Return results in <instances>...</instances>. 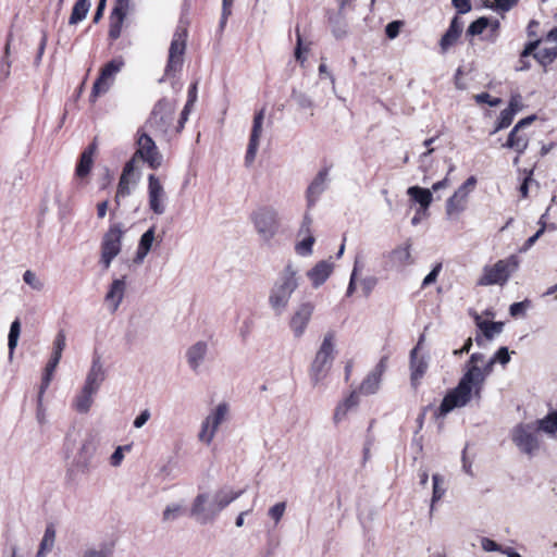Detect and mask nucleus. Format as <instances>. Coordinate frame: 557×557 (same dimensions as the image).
<instances>
[{
	"mask_svg": "<svg viewBox=\"0 0 557 557\" xmlns=\"http://www.w3.org/2000/svg\"><path fill=\"white\" fill-rule=\"evenodd\" d=\"M131 9V0H116L114 8L110 15V29L109 36L112 39H117L122 32L124 20Z\"/></svg>",
	"mask_w": 557,
	"mask_h": 557,
	"instance_id": "obj_19",
	"label": "nucleus"
},
{
	"mask_svg": "<svg viewBox=\"0 0 557 557\" xmlns=\"http://www.w3.org/2000/svg\"><path fill=\"white\" fill-rule=\"evenodd\" d=\"M359 395L360 393L358 391H352L348 397H346L342 404L348 409L350 410L351 408L354 407H357L358 404H359Z\"/></svg>",
	"mask_w": 557,
	"mask_h": 557,
	"instance_id": "obj_55",
	"label": "nucleus"
},
{
	"mask_svg": "<svg viewBox=\"0 0 557 557\" xmlns=\"http://www.w3.org/2000/svg\"><path fill=\"white\" fill-rule=\"evenodd\" d=\"M189 107L190 104L186 103L183 111L181 112V116L176 126V133H180L184 128V124L189 115Z\"/></svg>",
	"mask_w": 557,
	"mask_h": 557,
	"instance_id": "obj_61",
	"label": "nucleus"
},
{
	"mask_svg": "<svg viewBox=\"0 0 557 557\" xmlns=\"http://www.w3.org/2000/svg\"><path fill=\"white\" fill-rule=\"evenodd\" d=\"M244 493V491H238V492H230V493H225V494H218L216 495V505H218V508L221 510L223 508H225L226 506H228L233 500H235L236 498H238L242 494Z\"/></svg>",
	"mask_w": 557,
	"mask_h": 557,
	"instance_id": "obj_42",
	"label": "nucleus"
},
{
	"mask_svg": "<svg viewBox=\"0 0 557 557\" xmlns=\"http://www.w3.org/2000/svg\"><path fill=\"white\" fill-rule=\"evenodd\" d=\"M519 259L516 255H511L508 258L500 259L492 265H485L483 268L482 275L478 280V285L490 286V285H505L512 273L518 270Z\"/></svg>",
	"mask_w": 557,
	"mask_h": 557,
	"instance_id": "obj_2",
	"label": "nucleus"
},
{
	"mask_svg": "<svg viewBox=\"0 0 557 557\" xmlns=\"http://www.w3.org/2000/svg\"><path fill=\"white\" fill-rule=\"evenodd\" d=\"M442 270V263L438 262L434 265L432 271L424 277L422 282V287H426L430 284L434 283L437 280V276Z\"/></svg>",
	"mask_w": 557,
	"mask_h": 557,
	"instance_id": "obj_52",
	"label": "nucleus"
},
{
	"mask_svg": "<svg viewBox=\"0 0 557 557\" xmlns=\"http://www.w3.org/2000/svg\"><path fill=\"white\" fill-rule=\"evenodd\" d=\"M422 342L423 335L420 337L418 344L410 351V381L413 387H418L420 385L421 379L428 371V362L425 358L419 355Z\"/></svg>",
	"mask_w": 557,
	"mask_h": 557,
	"instance_id": "obj_17",
	"label": "nucleus"
},
{
	"mask_svg": "<svg viewBox=\"0 0 557 557\" xmlns=\"http://www.w3.org/2000/svg\"><path fill=\"white\" fill-rule=\"evenodd\" d=\"M149 418H150V412L148 409H145L134 420V426L137 429L141 428L149 420Z\"/></svg>",
	"mask_w": 557,
	"mask_h": 557,
	"instance_id": "obj_62",
	"label": "nucleus"
},
{
	"mask_svg": "<svg viewBox=\"0 0 557 557\" xmlns=\"http://www.w3.org/2000/svg\"><path fill=\"white\" fill-rule=\"evenodd\" d=\"M540 41L530 42L523 50L521 58L527 59L533 57L541 66L548 65L556 57L557 50L550 48H540Z\"/></svg>",
	"mask_w": 557,
	"mask_h": 557,
	"instance_id": "obj_21",
	"label": "nucleus"
},
{
	"mask_svg": "<svg viewBox=\"0 0 557 557\" xmlns=\"http://www.w3.org/2000/svg\"><path fill=\"white\" fill-rule=\"evenodd\" d=\"M473 98L476 103H479V104L486 103L490 107H497L502 103L500 98L492 97L488 92H481V94L474 95Z\"/></svg>",
	"mask_w": 557,
	"mask_h": 557,
	"instance_id": "obj_44",
	"label": "nucleus"
},
{
	"mask_svg": "<svg viewBox=\"0 0 557 557\" xmlns=\"http://www.w3.org/2000/svg\"><path fill=\"white\" fill-rule=\"evenodd\" d=\"M329 174V169L324 168L319 171L312 183L309 185L307 190V198L309 201V205H312L314 202V197L319 196L323 190V185L326 181Z\"/></svg>",
	"mask_w": 557,
	"mask_h": 557,
	"instance_id": "obj_30",
	"label": "nucleus"
},
{
	"mask_svg": "<svg viewBox=\"0 0 557 557\" xmlns=\"http://www.w3.org/2000/svg\"><path fill=\"white\" fill-rule=\"evenodd\" d=\"M545 42L546 44H553L554 47H552V48L557 50V28L552 29L547 34V36L545 38Z\"/></svg>",
	"mask_w": 557,
	"mask_h": 557,
	"instance_id": "obj_64",
	"label": "nucleus"
},
{
	"mask_svg": "<svg viewBox=\"0 0 557 557\" xmlns=\"http://www.w3.org/2000/svg\"><path fill=\"white\" fill-rule=\"evenodd\" d=\"M228 413V406L225 403L218 405L215 410L209 414L201 424V430L198 434L199 441L210 444L215 435L220 424L226 419Z\"/></svg>",
	"mask_w": 557,
	"mask_h": 557,
	"instance_id": "obj_13",
	"label": "nucleus"
},
{
	"mask_svg": "<svg viewBox=\"0 0 557 557\" xmlns=\"http://www.w3.org/2000/svg\"><path fill=\"white\" fill-rule=\"evenodd\" d=\"M481 546L485 552H499L503 554V550H505V548L488 537H482Z\"/></svg>",
	"mask_w": 557,
	"mask_h": 557,
	"instance_id": "obj_51",
	"label": "nucleus"
},
{
	"mask_svg": "<svg viewBox=\"0 0 557 557\" xmlns=\"http://www.w3.org/2000/svg\"><path fill=\"white\" fill-rule=\"evenodd\" d=\"M313 244L314 238L312 236H308L307 238L302 239L299 244H297L296 251L299 255H309L311 253Z\"/></svg>",
	"mask_w": 557,
	"mask_h": 557,
	"instance_id": "obj_49",
	"label": "nucleus"
},
{
	"mask_svg": "<svg viewBox=\"0 0 557 557\" xmlns=\"http://www.w3.org/2000/svg\"><path fill=\"white\" fill-rule=\"evenodd\" d=\"M488 21L486 17H480L476 21L472 22L468 28L469 35H480L487 27Z\"/></svg>",
	"mask_w": 557,
	"mask_h": 557,
	"instance_id": "obj_47",
	"label": "nucleus"
},
{
	"mask_svg": "<svg viewBox=\"0 0 557 557\" xmlns=\"http://www.w3.org/2000/svg\"><path fill=\"white\" fill-rule=\"evenodd\" d=\"M286 509V504L284 502L277 503L272 506L269 510V516L275 521L278 522Z\"/></svg>",
	"mask_w": 557,
	"mask_h": 557,
	"instance_id": "obj_50",
	"label": "nucleus"
},
{
	"mask_svg": "<svg viewBox=\"0 0 557 557\" xmlns=\"http://www.w3.org/2000/svg\"><path fill=\"white\" fill-rule=\"evenodd\" d=\"M313 309L314 307L312 304L305 302L301 304L293 314L289 325L296 337H300L304 334L313 313Z\"/></svg>",
	"mask_w": 557,
	"mask_h": 557,
	"instance_id": "obj_20",
	"label": "nucleus"
},
{
	"mask_svg": "<svg viewBox=\"0 0 557 557\" xmlns=\"http://www.w3.org/2000/svg\"><path fill=\"white\" fill-rule=\"evenodd\" d=\"M125 290V281L124 278L114 280L110 286L109 292L106 295L107 301H112L114 305V310L119 307L120 302L123 299Z\"/></svg>",
	"mask_w": 557,
	"mask_h": 557,
	"instance_id": "obj_33",
	"label": "nucleus"
},
{
	"mask_svg": "<svg viewBox=\"0 0 557 557\" xmlns=\"http://www.w3.org/2000/svg\"><path fill=\"white\" fill-rule=\"evenodd\" d=\"M537 429L548 434L557 432V411L549 412L545 418L537 420Z\"/></svg>",
	"mask_w": 557,
	"mask_h": 557,
	"instance_id": "obj_39",
	"label": "nucleus"
},
{
	"mask_svg": "<svg viewBox=\"0 0 557 557\" xmlns=\"http://www.w3.org/2000/svg\"><path fill=\"white\" fill-rule=\"evenodd\" d=\"M463 23L456 16L453 18L449 28L441 39V47L445 51L450 48L460 37Z\"/></svg>",
	"mask_w": 557,
	"mask_h": 557,
	"instance_id": "obj_28",
	"label": "nucleus"
},
{
	"mask_svg": "<svg viewBox=\"0 0 557 557\" xmlns=\"http://www.w3.org/2000/svg\"><path fill=\"white\" fill-rule=\"evenodd\" d=\"M476 182L475 176L468 177L446 200L445 212L448 219L457 220L467 210L470 194L474 190Z\"/></svg>",
	"mask_w": 557,
	"mask_h": 557,
	"instance_id": "obj_4",
	"label": "nucleus"
},
{
	"mask_svg": "<svg viewBox=\"0 0 557 557\" xmlns=\"http://www.w3.org/2000/svg\"><path fill=\"white\" fill-rule=\"evenodd\" d=\"M474 396L471 388L466 386V382H459L456 387L448 391L444 396L440 407L435 411V417H445L455 408L465 407Z\"/></svg>",
	"mask_w": 557,
	"mask_h": 557,
	"instance_id": "obj_8",
	"label": "nucleus"
},
{
	"mask_svg": "<svg viewBox=\"0 0 557 557\" xmlns=\"http://www.w3.org/2000/svg\"><path fill=\"white\" fill-rule=\"evenodd\" d=\"M125 66V62L122 58H115L109 61L101 70H121V67Z\"/></svg>",
	"mask_w": 557,
	"mask_h": 557,
	"instance_id": "obj_60",
	"label": "nucleus"
},
{
	"mask_svg": "<svg viewBox=\"0 0 557 557\" xmlns=\"http://www.w3.org/2000/svg\"><path fill=\"white\" fill-rule=\"evenodd\" d=\"M525 310L524 302H513L510 308L509 312L512 317H518L520 314H523Z\"/></svg>",
	"mask_w": 557,
	"mask_h": 557,
	"instance_id": "obj_63",
	"label": "nucleus"
},
{
	"mask_svg": "<svg viewBox=\"0 0 557 557\" xmlns=\"http://www.w3.org/2000/svg\"><path fill=\"white\" fill-rule=\"evenodd\" d=\"M136 145L137 149L131 159L134 160V163L137 159H141L152 170L161 166L162 154L159 152L153 139L144 129H138Z\"/></svg>",
	"mask_w": 557,
	"mask_h": 557,
	"instance_id": "obj_6",
	"label": "nucleus"
},
{
	"mask_svg": "<svg viewBox=\"0 0 557 557\" xmlns=\"http://www.w3.org/2000/svg\"><path fill=\"white\" fill-rule=\"evenodd\" d=\"M114 73L115 72H100L99 77L94 83L90 101L95 102L98 97L104 95L110 89L114 81Z\"/></svg>",
	"mask_w": 557,
	"mask_h": 557,
	"instance_id": "obj_27",
	"label": "nucleus"
},
{
	"mask_svg": "<svg viewBox=\"0 0 557 557\" xmlns=\"http://www.w3.org/2000/svg\"><path fill=\"white\" fill-rule=\"evenodd\" d=\"M131 449V445H126V446H120L115 449V451L112 454L111 458H110V462L112 466L116 467L119 466L123 458H124V455H123V451L124 450H129Z\"/></svg>",
	"mask_w": 557,
	"mask_h": 557,
	"instance_id": "obj_54",
	"label": "nucleus"
},
{
	"mask_svg": "<svg viewBox=\"0 0 557 557\" xmlns=\"http://www.w3.org/2000/svg\"><path fill=\"white\" fill-rule=\"evenodd\" d=\"M333 264L327 261H319L309 272L308 277L312 285L318 287L322 285L332 274Z\"/></svg>",
	"mask_w": 557,
	"mask_h": 557,
	"instance_id": "obj_26",
	"label": "nucleus"
},
{
	"mask_svg": "<svg viewBox=\"0 0 557 557\" xmlns=\"http://www.w3.org/2000/svg\"><path fill=\"white\" fill-rule=\"evenodd\" d=\"M20 333H21V323H20V320L16 319L15 321L12 322L10 332H9L8 345H9L10 354H13V351L17 345V339H18Z\"/></svg>",
	"mask_w": 557,
	"mask_h": 557,
	"instance_id": "obj_41",
	"label": "nucleus"
},
{
	"mask_svg": "<svg viewBox=\"0 0 557 557\" xmlns=\"http://www.w3.org/2000/svg\"><path fill=\"white\" fill-rule=\"evenodd\" d=\"M511 438L516 446L527 455L531 456L540 448L537 433L532 424L516 425Z\"/></svg>",
	"mask_w": 557,
	"mask_h": 557,
	"instance_id": "obj_11",
	"label": "nucleus"
},
{
	"mask_svg": "<svg viewBox=\"0 0 557 557\" xmlns=\"http://www.w3.org/2000/svg\"><path fill=\"white\" fill-rule=\"evenodd\" d=\"M206 502H207V495L206 494L197 495V497L195 498V500L193 503L190 513L193 516H199L200 513H202L203 510H205Z\"/></svg>",
	"mask_w": 557,
	"mask_h": 557,
	"instance_id": "obj_48",
	"label": "nucleus"
},
{
	"mask_svg": "<svg viewBox=\"0 0 557 557\" xmlns=\"http://www.w3.org/2000/svg\"><path fill=\"white\" fill-rule=\"evenodd\" d=\"M96 394L95 391L88 389L87 387H83L82 392L76 396L73 407L76 411L81 413L87 412L92 405V395Z\"/></svg>",
	"mask_w": 557,
	"mask_h": 557,
	"instance_id": "obj_34",
	"label": "nucleus"
},
{
	"mask_svg": "<svg viewBox=\"0 0 557 557\" xmlns=\"http://www.w3.org/2000/svg\"><path fill=\"white\" fill-rule=\"evenodd\" d=\"M153 239H154V228L151 227L148 231H146L140 237L139 245H138L137 252H136L137 259L143 260L147 256V253L149 252V250L152 246Z\"/></svg>",
	"mask_w": 557,
	"mask_h": 557,
	"instance_id": "obj_38",
	"label": "nucleus"
},
{
	"mask_svg": "<svg viewBox=\"0 0 557 557\" xmlns=\"http://www.w3.org/2000/svg\"><path fill=\"white\" fill-rule=\"evenodd\" d=\"M134 171V160L127 161L123 168L116 188L115 202L117 205L120 203L121 198H124L131 194V176L133 175Z\"/></svg>",
	"mask_w": 557,
	"mask_h": 557,
	"instance_id": "obj_25",
	"label": "nucleus"
},
{
	"mask_svg": "<svg viewBox=\"0 0 557 557\" xmlns=\"http://www.w3.org/2000/svg\"><path fill=\"white\" fill-rule=\"evenodd\" d=\"M104 377L106 373L100 361V356L95 355L84 386L97 392L100 384L104 381Z\"/></svg>",
	"mask_w": 557,
	"mask_h": 557,
	"instance_id": "obj_24",
	"label": "nucleus"
},
{
	"mask_svg": "<svg viewBox=\"0 0 557 557\" xmlns=\"http://www.w3.org/2000/svg\"><path fill=\"white\" fill-rule=\"evenodd\" d=\"M403 26V22L393 21L386 25V35L388 38L394 39L398 36L400 28Z\"/></svg>",
	"mask_w": 557,
	"mask_h": 557,
	"instance_id": "obj_53",
	"label": "nucleus"
},
{
	"mask_svg": "<svg viewBox=\"0 0 557 557\" xmlns=\"http://www.w3.org/2000/svg\"><path fill=\"white\" fill-rule=\"evenodd\" d=\"M55 540V529L52 523L48 524L41 540L39 550L37 553V557L45 556L48 552H50L54 545Z\"/></svg>",
	"mask_w": 557,
	"mask_h": 557,
	"instance_id": "obj_37",
	"label": "nucleus"
},
{
	"mask_svg": "<svg viewBox=\"0 0 557 557\" xmlns=\"http://www.w3.org/2000/svg\"><path fill=\"white\" fill-rule=\"evenodd\" d=\"M509 360H510V356H509L507 347H500L496 351L495 356L487 363L486 368L490 369L492 367V364L495 362H499L502 364H507L509 362Z\"/></svg>",
	"mask_w": 557,
	"mask_h": 557,
	"instance_id": "obj_46",
	"label": "nucleus"
},
{
	"mask_svg": "<svg viewBox=\"0 0 557 557\" xmlns=\"http://www.w3.org/2000/svg\"><path fill=\"white\" fill-rule=\"evenodd\" d=\"M187 36L188 33L186 27L178 26L176 28L169 49L166 70H176L183 66Z\"/></svg>",
	"mask_w": 557,
	"mask_h": 557,
	"instance_id": "obj_12",
	"label": "nucleus"
},
{
	"mask_svg": "<svg viewBox=\"0 0 557 557\" xmlns=\"http://www.w3.org/2000/svg\"><path fill=\"white\" fill-rule=\"evenodd\" d=\"M485 379V374L479 366L468 362V369L459 382H466V386L471 388L474 397H481V389Z\"/></svg>",
	"mask_w": 557,
	"mask_h": 557,
	"instance_id": "obj_22",
	"label": "nucleus"
},
{
	"mask_svg": "<svg viewBox=\"0 0 557 557\" xmlns=\"http://www.w3.org/2000/svg\"><path fill=\"white\" fill-rule=\"evenodd\" d=\"M112 550L109 547H103L99 550L97 549H88L85 552L83 557H110Z\"/></svg>",
	"mask_w": 557,
	"mask_h": 557,
	"instance_id": "obj_57",
	"label": "nucleus"
},
{
	"mask_svg": "<svg viewBox=\"0 0 557 557\" xmlns=\"http://www.w3.org/2000/svg\"><path fill=\"white\" fill-rule=\"evenodd\" d=\"M432 481H433V494H432L431 508H433L434 504L437 503L438 500H441L446 493L445 480L441 474H438V473L433 474Z\"/></svg>",
	"mask_w": 557,
	"mask_h": 557,
	"instance_id": "obj_40",
	"label": "nucleus"
},
{
	"mask_svg": "<svg viewBox=\"0 0 557 557\" xmlns=\"http://www.w3.org/2000/svg\"><path fill=\"white\" fill-rule=\"evenodd\" d=\"M148 198L149 208L153 213H164L163 199L165 198V191L161 181L154 174L148 176Z\"/></svg>",
	"mask_w": 557,
	"mask_h": 557,
	"instance_id": "obj_18",
	"label": "nucleus"
},
{
	"mask_svg": "<svg viewBox=\"0 0 557 557\" xmlns=\"http://www.w3.org/2000/svg\"><path fill=\"white\" fill-rule=\"evenodd\" d=\"M348 409L341 403L336 406L335 408V411H334V417H333V420L335 423H338L341 422L343 419L346 418L347 413H348Z\"/></svg>",
	"mask_w": 557,
	"mask_h": 557,
	"instance_id": "obj_58",
	"label": "nucleus"
},
{
	"mask_svg": "<svg viewBox=\"0 0 557 557\" xmlns=\"http://www.w3.org/2000/svg\"><path fill=\"white\" fill-rule=\"evenodd\" d=\"M515 115L516 114L512 110H509L508 108L504 109L498 116L495 131L508 127L512 123Z\"/></svg>",
	"mask_w": 557,
	"mask_h": 557,
	"instance_id": "obj_43",
	"label": "nucleus"
},
{
	"mask_svg": "<svg viewBox=\"0 0 557 557\" xmlns=\"http://www.w3.org/2000/svg\"><path fill=\"white\" fill-rule=\"evenodd\" d=\"M409 200L413 205H418L419 212H428L433 201L432 191L420 186H411L407 189Z\"/></svg>",
	"mask_w": 557,
	"mask_h": 557,
	"instance_id": "obj_23",
	"label": "nucleus"
},
{
	"mask_svg": "<svg viewBox=\"0 0 557 557\" xmlns=\"http://www.w3.org/2000/svg\"><path fill=\"white\" fill-rule=\"evenodd\" d=\"M65 345H66L65 332L63 330H60L54 338V342H53L52 356H51L50 360L48 361V363L45 368L44 375H42V380H41V384H40V388H39V393H38V401L39 403L41 401V398L52 380L53 373L60 362V359L62 357V351L64 350Z\"/></svg>",
	"mask_w": 557,
	"mask_h": 557,
	"instance_id": "obj_10",
	"label": "nucleus"
},
{
	"mask_svg": "<svg viewBox=\"0 0 557 557\" xmlns=\"http://www.w3.org/2000/svg\"><path fill=\"white\" fill-rule=\"evenodd\" d=\"M251 221L258 234L267 242L278 232L277 212L269 207H261L251 214Z\"/></svg>",
	"mask_w": 557,
	"mask_h": 557,
	"instance_id": "obj_7",
	"label": "nucleus"
},
{
	"mask_svg": "<svg viewBox=\"0 0 557 557\" xmlns=\"http://www.w3.org/2000/svg\"><path fill=\"white\" fill-rule=\"evenodd\" d=\"M451 2L457 11L461 14H465L471 10L470 0H453Z\"/></svg>",
	"mask_w": 557,
	"mask_h": 557,
	"instance_id": "obj_59",
	"label": "nucleus"
},
{
	"mask_svg": "<svg viewBox=\"0 0 557 557\" xmlns=\"http://www.w3.org/2000/svg\"><path fill=\"white\" fill-rule=\"evenodd\" d=\"M124 231L121 223L111 224L104 233L100 245V263L109 269L112 260L121 252Z\"/></svg>",
	"mask_w": 557,
	"mask_h": 557,
	"instance_id": "obj_5",
	"label": "nucleus"
},
{
	"mask_svg": "<svg viewBox=\"0 0 557 557\" xmlns=\"http://www.w3.org/2000/svg\"><path fill=\"white\" fill-rule=\"evenodd\" d=\"M206 351L207 344L203 342H198L188 349L187 360L194 370H197L199 367V362L203 359Z\"/></svg>",
	"mask_w": 557,
	"mask_h": 557,
	"instance_id": "obj_36",
	"label": "nucleus"
},
{
	"mask_svg": "<svg viewBox=\"0 0 557 557\" xmlns=\"http://www.w3.org/2000/svg\"><path fill=\"white\" fill-rule=\"evenodd\" d=\"M96 152L97 144L94 140L82 151L77 160L74 176L76 180H79L84 185L88 184L89 182L88 178L95 163Z\"/></svg>",
	"mask_w": 557,
	"mask_h": 557,
	"instance_id": "obj_15",
	"label": "nucleus"
},
{
	"mask_svg": "<svg viewBox=\"0 0 557 557\" xmlns=\"http://www.w3.org/2000/svg\"><path fill=\"white\" fill-rule=\"evenodd\" d=\"M381 382V374L371 372L368 374L361 384L359 385L358 392L361 395H372L377 392Z\"/></svg>",
	"mask_w": 557,
	"mask_h": 557,
	"instance_id": "obj_35",
	"label": "nucleus"
},
{
	"mask_svg": "<svg viewBox=\"0 0 557 557\" xmlns=\"http://www.w3.org/2000/svg\"><path fill=\"white\" fill-rule=\"evenodd\" d=\"M410 248L411 245L409 243H405L404 245L393 249L392 252L389 253L391 262L399 267L411 263L412 259Z\"/></svg>",
	"mask_w": 557,
	"mask_h": 557,
	"instance_id": "obj_31",
	"label": "nucleus"
},
{
	"mask_svg": "<svg viewBox=\"0 0 557 557\" xmlns=\"http://www.w3.org/2000/svg\"><path fill=\"white\" fill-rule=\"evenodd\" d=\"M23 280L33 289L41 290L44 288V283L30 270L25 271V273L23 274Z\"/></svg>",
	"mask_w": 557,
	"mask_h": 557,
	"instance_id": "obj_45",
	"label": "nucleus"
},
{
	"mask_svg": "<svg viewBox=\"0 0 557 557\" xmlns=\"http://www.w3.org/2000/svg\"><path fill=\"white\" fill-rule=\"evenodd\" d=\"M91 3L90 0H77L72 9L69 24L76 25L82 22L88 14Z\"/></svg>",
	"mask_w": 557,
	"mask_h": 557,
	"instance_id": "obj_32",
	"label": "nucleus"
},
{
	"mask_svg": "<svg viewBox=\"0 0 557 557\" xmlns=\"http://www.w3.org/2000/svg\"><path fill=\"white\" fill-rule=\"evenodd\" d=\"M475 325L481 330L486 339H492L496 334L502 333L504 323L483 320L478 313L473 314Z\"/></svg>",
	"mask_w": 557,
	"mask_h": 557,
	"instance_id": "obj_29",
	"label": "nucleus"
},
{
	"mask_svg": "<svg viewBox=\"0 0 557 557\" xmlns=\"http://www.w3.org/2000/svg\"><path fill=\"white\" fill-rule=\"evenodd\" d=\"M334 342V332L326 333L319 350L315 354L310 367V377L314 385L325 377L329 369L331 368L335 351Z\"/></svg>",
	"mask_w": 557,
	"mask_h": 557,
	"instance_id": "obj_3",
	"label": "nucleus"
},
{
	"mask_svg": "<svg viewBox=\"0 0 557 557\" xmlns=\"http://www.w3.org/2000/svg\"><path fill=\"white\" fill-rule=\"evenodd\" d=\"M536 120V115L532 114L520 120L508 135L506 147L515 150L518 154H522L529 145V137L527 134L521 133V129Z\"/></svg>",
	"mask_w": 557,
	"mask_h": 557,
	"instance_id": "obj_14",
	"label": "nucleus"
},
{
	"mask_svg": "<svg viewBox=\"0 0 557 557\" xmlns=\"http://www.w3.org/2000/svg\"><path fill=\"white\" fill-rule=\"evenodd\" d=\"M265 115V108L260 109L258 112L255 113L253 122H252V128L251 134L245 156V162L247 165H250L256 158L258 148H259V140L262 133V125L263 120Z\"/></svg>",
	"mask_w": 557,
	"mask_h": 557,
	"instance_id": "obj_16",
	"label": "nucleus"
},
{
	"mask_svg": "<svg viewBox=\"0 0 557 557\" xmlns=\"http://www.w3.org/2000/svg\"><path fill=\"white\" fill-rule=\"evenodd\" d=\"M509 110H512L515 114L522 110V97L520 95H512L509 100V104L507 107Z\"/></svg>",
	"mask_w": 557,
	"mask_h": 557,
	"instance_id": "obj_56",
	"label": "nucleus"
},
{
	"mask_svg": "<svg viewBox=\"0 0 557 557\" xmlns=\"http://www.w3.org/2000/svg\"><path fill=\"white\" fill-rule=\"evenodd\" d=\"M174 113V106L169 100L161 99L156 103L146 125L154 132L166 134L173 123Z\"/></svg>",
	"mask_w": 557,
	"mask_h": 557,
	"instance_id": "obj_9",
	"label": "nucleus"
},
{
	"mask_svg": "<svg viewBox=\"0 0 557 557\" xmlns=\"http://www.w3.org/2000/svg\"><path fill=\"white\" fill-rule=\"evenodd\" d=\"M296 275L297 271L288 263L271 290L269 301L273 309L281 311L288 305L292 294L298 286Z\"/></svg>",
	"mask_w": 557,
	"mask_h": 557,
	"instance_id": "obj_1",
	"label": "nucleus"
}]
</instances>
